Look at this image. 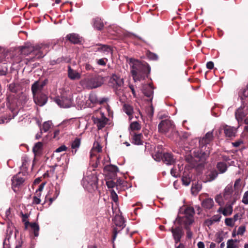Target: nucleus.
Listing matches in <instances>:
<instances>
[{
  "label": "nucleus",
  "mask_w": 248,
  "mask_h": 248,
  "mask_svg": "<svg viewBox=\"0 0 248 248\" xmlns=\"http://www.w3.org/2000/svg\"><path fill=\"white\" fill-rule=\"evenodd\" d=\"M215 222L213 221L211 218L206 219L204 222L205 225L208 226V227L211 226Z\"/></svg>",
  "instance_id": "obj_54"
},
{
  "label": "nucleus",
  "mask_w": 248,
  "mask_h": 248,
  "mask_svg": "<svg viewBox=\"0 0 248 248\" xmlns=\"http://www.w3.org/2000/svg\"><path fill=\"white\" fill-rule=\"evenodd\" d=\"M202 206L205 210H210L214 205L213 200L210 198H206L202 202Z\"/></svg>",
  "instance_id": "obj_23"
},
{
  "label": "nucleus",
  "mask_w": 248,
  "mask_h": 248,
  "mask_svg": "<svg viewBox=\"0 0 248 248\" xmlns=\"http://www.w3.org/2000/svg\"><path fill=\"white\" fill-rule=\"evenodd\" d=\"M1 52L3 53V56L5 57H6L7 56L8 54V50H6L4 48L0 47V53H1Z\"/></svg>",
  "instance_id": "obj_64"
},
{
  "label": "nucleus",
  "mask_w": 248,
  "mask_h": 248,
  "mask_svg": "<svg viewBox=\"0 0 248 248\" xmlns=\"http://www.w3.org/2000/svg\"><path fill=\"white\" fill-rule=\"evenodd\" d=\"M241 187V179H237L235 181L234 188L235 190H238Z\"/></svg>",
  "instance_id": "obj_48"
},
{
  "label": "nucleus",
  "mask_w": 248,
  "mask_h": 248,
  "mask_svg": "<svg viewBox=\"0 0 248 248\" xmlns=\"http://www.w3.org/2000/svg\"><path fill=\"white\" fill-rule=\"evenodd\" d=\"M218 211L219 212L222 211V213L225 216H229L231 215L232 212V207L229 205L227 206H226L222 211V208H219Z\"/></svg>",
  "instance_id": "obj_32"
},
{
  "label": "nucleus",
  "mask_w": 248,
  "mask_h": 248,
  "mask_svg": "<svg viewBox=\"0 0 248 248\" xmlns=\"http://www.w3.org/2000/svg\"><path fill=\"white\" fill-rule=\"evenodd\" d=\"M109 85L118 90L124 84V80L116 75H113L109 82Z\"/></svg>",
  "instance_id": "obj_12"
},
{
  "label": "nucleus",
  "mask_w": 248,
  "mask_h": 248,
  "mask_svg": "<svg viewBox=\"0 0 248 248\" xmlns=\"http://www.w3.org/2000/svg\"><path fill=\"white\" fill-rule=\"evenodd\" d=\"M90 101L93 103H98V99L95 95H91L89 97Z\"/></svg>",
  "instance_id": "obj_57"
},
{
  "label": "nucleus",
  "mask_w": 248,
  "mask_h": 248,
  "mask_svg": "<svg viewBox=\"0 0 248 248\" xmlns=\"http://www.w3.org/2000/svg\"><path fill=\"white\" fill-rule=\"evenodd\" d=\"M93 26L97 30L101 31L104 29V24L102 19L99 17H96L93 19Z\"/></svg>",
  "instance_id": "obj_25"
},
{
  "label": "nucleus",
  "mask_w": 248,
  "mask_h": 248,
  "mask_svg": "<svg viewBox=\"0 0 248 248\" xmlns=\"http://www.w3.org/2000/svg\"><path fill=\"white\" fill-rule=\"evenodd\" d=\"M45 184L46 182H44L39 186L38 188L36 191V195L37 196H39L40 195V192L43 190Z\"/></svg>",
  "instance_id": "obj_50"
},
{
  "label": "nucleus",
  "mask_w": 248,
  "mask_h": 248,
  "mask_svg": "<svg viewBox=\"0 0 248 248\" xmlns=\"http://www.w3.org/2000/svg\"><path fill=\"white\" fill-rule=\"evenodd\" d=\"M130 135L131 136V141L132 143L137 145H142L143 135L141 133H137L136 132H130Z\"/></svg>",
  "instance_id": "obj_13"
},
{
  "label": "nucleus",
  "mask_w": 248,
  "mask_h": 248,
  "mask_svg": "<svg viewBox=\"0 0 248 248\" xmlns=\"http://www.w3.org/2000/svg\"><path fill=\"white\" fill-rule=\"evenodd\" d=\"M46 79L43 82L37 81L35 82L31 86L34 101L35 104L39 106H44L46 102Z\"/></svg>",
  "instance_id": "obj_2"
},
{
  "label": "nucleus",
  "mask_w": 248,
  "mask_h": 248,
  "mask_svg": "<svg viewBox=\"0 0 248 248\" xmlns=\"http://www.w3.org/2000/svg\"><path fill=\"white\" fill-rule=\"evenodd\" d=\"M66 40L74 44H80L81 41L78 34L76 33H69L66 36Z\"/></svg>",
  "instance_id": "obj_20"
},
{
  "label": "nucleus",
  "mask_w": 248,
  "mask_h": 248,
  "mask_svg": "<svg viewBox=\"0 0 248 248\" xmlns=\"http://www.w3.org/2000/svg\"><path fill=\"white\" fill-rule=\"evenodd\" d=\"M104 170L108 179H115L117 177V173L119 171V169L117 166L110 164L105 166Z\"/></svg>",
  "instance_id": "obj_9"
},
{
  "label": "nucleus",
  "mask_w": 248,
  "mask_h": 248,
  "mask_svg": "<svg viewBox=\"0 0 248 248\" xmlns=\"http://www.w3.org/2000/svg\"><path fill=\"white\" fill-rule=\"evenodd\" d=\"M108 180L106 182V185L108 188H112L115 186L116 187V183L113 181V179H108Z\"/></svg>",
  "instance_id": "obj_44"
},
{
  "label": "nucleus",
  "mask_w": 248,
  "mask_h": 248,
  "mask_svg": "<svg viewBox=\"0 0 248 248\" xmlns=\"http://www.w3.org/2000/svg\"><path fill=\"white\" fill-rule=\"evenodd\" d=\"M146 56L149 59L152 61H156L158 60V57L157 54L153 53L150 51H148L146 53Z\"/></svg>",
  "instance_id": "obj_40"
},
{
  "label": "nucleus",
  "mask_w": 248,
  "mask_h": 248,
  "mask_svg": "<svg viewBox=\"0 0 248 248\" xmlns=\"http://www.w3.org/2000/svg\"><path fill=\"white\" fill-rule=\"evenodd\" d=\"M194 220L193 217L184 216L181 217L178 221L179 224L184 225V228L186 227H190V225L194 222Z\"/></svg>",
  "instance_id": "obj_22"
},
{
  "label": "nucleus",
  "mask_w": 248,
  "mask_h": 248,
  "mask_svg": "<svg viewBox=\"0 0 248 248\" xmlns=\"http://www.w3.org/2000/svg\"><path fill=\"white\" fill-rule=\"evenodd\" d=\"M68 76L72 80L79 79L81 78L80 74L73 69L70 65L68 66Z\"/></svg>",
  "instance_id": "obj_24"
},
{
  "label": "nucleus",
  "mask_w": 248,
  "mask_h": 248,
  "mask_svg": "<svg viewBox=\"0 0 248 248\" xmlns=\"http://www.w3.org/2000/svg\"><path fill=\"white\" fill-rule=\"evenodd\" d=\"M85 180L93 188L94 187L97 188L98 179L96 172L91 173V174H89L85 177Z\"/></svg>",
  "instance_id": "obj_16"
},
{
  "label": "nucleus",
  "mask_w": 248,
  "mask_h": 248,
  "mask_svg": "<svg viewBox=\"0 0 248 248\" xmlns=\"http://www.w3.org/2000/svg\"><path fill=\"white\" fill-rule=\"evenodd\" d=\"M235 116L236 120L239 122L242 121L245 116V114L241 108H238L235 112Z\"/></svg>",
  "instance_id": "obj_29"
},
{
  "label": "nucleus",
  "mask_w": 248,
  "mask_h": 248,
  "mask_svg": "<svg viewBox=\"0 0 248 248\" xmlns=\"http://www.w3.org/2000/svg\"><path fill=\"white\" fill-rule=\"evenodd\" d=\"M182 181L184 185H185V186H188L189 185L191 182V179L189 176L184 175L182 178Z\"/></svg>",
  "instance_id": "obj_45"
},
{
  "label": "nucleus",
  "mask_w": 248,
  "mask_h": 248,
  "mask_svg": "<svg viewBox=\"0 0 248 248\" xmlns=\"http://www.w3.org/2000/svg\"><path fill=\"white\" fill-rule=\"evenodd\" d=\"M130 128L131 130V132H135V131L140 130L141 126L138 122H134L131 123Z\"/></svg>",
  "instance_id": "obj_39"
},
{
  "label": "nucleus",
  "mask_w": 248,
  "mask_h": 248,
  "mask_svg": "<svg viewBox=\"0 0 248 248\" xmlns=\"http://www.w3.org/2000/svg\"><path fill=\"white\" fill-rule=\"evenodd\" d=\"M246 231V227L244 226H241L238 228L237 231L238 235H243Z\"/></svg>",
  "instance_id": "obj_51"
},
{
  "label": "nucleus",
  "mask_w": 248,
  "mask_h": 248,
  "mask_svg": "<svg viewBox=\"0 0 248 248\" xmlns=\"http://www.w3.org/2000/svg\"><path fill=\"white\" fill-rule=\"evenodd\" d=\"M111 198L115 202H117L118 201V195L113 189L111 191Z\"/></svg>",
  "instance_id": "obj_47"
},
{
  "label": "nucleus",
  "mask_w": 248,
  "mask_h": 248,
  "mask_svg": "<svg viewBox=\"0 0 248 248\" xmlns=\"http://www.w3.org/2000/svg\"><path fill=\"white\" fill-rule=\"evenodd\" d=\"M213 140V132H207L205 136L199 140V144L201 146H204L209 144Z\"/></svg>",
  "instance_id": "obj_19"
},
{
  "label": "nucleus",
  "mask_w": 248,
  "mask_h": 248,
  "mask_svg": "<svg viewBox=\"0 0 248 248\" xmlns=\"http://www.w3.org/2000/svg\"><path fill=\"white\" fill-rule=\"evenodd\" d=\"M19 48L21 54L25 55L30 54L35 49V46L31 43H28L24 46H20Z\"/></svg>",
  "instance_id": "obj_17"
},
{
  "label": "nucleus",
  "mask_w": 248,
  "mask_h": 248,
  "mask_svg": "<svg viewBox=\"0 0 248 248\" xmlns=\"http://www.w3.org/2000/svg\"><path fill=\"white\" fill-rule=\"evenodd\" d=\"M108 61V59L106 58H102L97 61V64L100 65L105 66L106 64V62Z\"/></svg>",
  "instance_id": "obj_52"
},
{
  "label": "nucleus",
  "mask_w": 248,
  "mask_h": 248,
  "mask_svg": "<svg viewBox=\"0 0 248 248\" xmlns=\"http://www.w3.org/2000/svg\"><path fill=\"white\" fill-rule=\"evenodd\" d=\"M12 112L13 113L12 117H9L8 118H5L3 117H0V124H3L5 123H7L10 120L14 118L18 113V111L16 109L12 110Z\"/></svg>",
  "instance_id": "obj_31"
},
{
  "label": "nucleus",
  "mask_w": 248,
  "mask_h": 248,
  "mask_svg": "<svg viewBox=\"0 0 248 248\" xmlns=\"http://www.w3.org/2000/svg\"><path fill=\"white\" fill-rule=\"evenodd\" d=\"M215 241L217 243H220L223 240V237L219 233H217Z\"/></svg>",
  "instance_id": "obj_56"
},
{
  "label": "nucleus",
  "mask_w": 248,
  "mask_h": 248,
  "mask_svg": "<svg viewBox=\"0 0 248 248\" xmlns=\"http://www.w3.org/2000/svg\"><path fill=\"white\" fill-rule=\"evenodd\" d=\"M216 202L218 203L219 205H221L222 202V197L221 195H218L215 198Z\"/></svg>",
  "instance_id": "obj_58"
},
{
  "label": "nucleus",
  "mask_w": 248,
  "mask_h": 248,
  "mask_svg": "<svg viewBox=\"0 0 248 248\" xmlns=\"http://www.w3.org/2000/svg\"><path fill=\"white\" fill-rule=\"evenodd\" d=\"M10 91L13 93H15L16 91V87L15 84H10L9 86Z\"/></svg>",
  "instance_id": "obj_59"
},
{
  "label": "nucleus",
  "mask_w": 248,
  "mask_h": 248,
  "mask_svg": "<svg viewBox=\"0 0 248 248\" xmlns=\"http://www.w3.org/2000/svg\"><path fill=\"white\" fill-rule=\"evenodd\" d=\"M162 161L168 165H173L175 162V159L173 155L170 153H163Z\"/></svg>",
  "instance_id": "obj_18"
},
{
  "label": "nucleus",
  "mask_w": 248,
  "mask_h": 248,
  "mask_svg": "<svg viewBox=\"0 0 248 248\" xmlns=\"http://www.w3.org/2000/svg\"><path fill=\"white\" fill-rule=\"evenodd\" d=\"M60 133V130L58 129L55 130L54 132V136L53 137V139H56V140H59V137H58V135Z\"/></svg>",
  "instance_id": "obj_63"
},
{
  "label": "nucleus",
  "mask_w": 248,
  "mask_h": 248,
  "mask_svg": "<svg viewBox=\"0 0 248 248\" xmlns=\"http://www.w3.org/2000/svg\"><path fill=\"white\" fill-rule=\"evenodd\" d=\"M154 159L157 161H160L161 160H162L163 154L161 152H156L155 154L152 155Z\"/></svg>",
  "instance_id": "obj_42"
},
{
  "label": "nucleus",
  "mask_w": 248,
  "mask_h": 248,
  "mask_svg": "<svg viewBox=\"0 0 248 248\" xmlns=\"http://www.w3.org/2000/svg\"><path fill=\"white\" fill-rule=\"evenodd\" d=\"M81 140L78 138H76L71 144L72 153L73 155H75L77 149L78 148L80 145Z\"/></svg>",
  "instance_id": "obj_27"
},
{
  "label": "nucleus",
  "mask_w": 248,
  "mask_h": 248,
  "mask_svg": "<svg viewBox=\"0 0 248 248\" xmlns=\"http://www.w3.org/2000/svg\"><path fill=\"white\" fill-rule=\"evenodd\" d=\"M194 214V209L192 207H188L185 210V216L193 217Z\"/></svg>",
  "instance_id": "obj_38"
},
{
  "label": "nucleus",
  "mask_w": 248,
  "mask_h": 248,
  "mask_svg": "<svg viewBox=\"0 0 248 248\" xmlns=\"http://www.w3.org/2000/svg\"><path fill=\"white\" fill-rule=\"evenodd\" d=\"M174 241L175 246L181 241V238L184 236L185 232L182 226H178L171 227L170 229Z\"/></svg>",
  "instance_id": "obj_8"
},
{
  "label": "nucleus",
  "mask_w": 248,
  "mask_h": 248,
  "mask_svg": "<svg viewBox=\"0 0 248 248\" xmlns=\"http://www.w3.org/2000/svg\"><path fill=\"white\" fill-rule=\"evenodd\" d=\"M223 130L226 138L232 139L236 136V129L233 126L224 124L219 128V133Z\"/></svg>",
  "instance_id": "obj_11"
},
{
  "label": "nucleus",
  "mask_w": 248,
  "mask_h": 248,
  "mask_svg": "<svg viewBox=\"0 0 248 248\" xmlns=\"http://www.w3.org/2000/svg\"><path fill=\"white\" fill-rule=\"evenodd\" d=\"M114 222L115 225L117 227H120L121 229L118 230L117 228L115 227L113 229V235H112V241L115 240L117 237V235L122 229H123L125 225L124 224V217L119 215H117L115 216L114 218Z\"/></svg>",
  "instance_id": "obj_6"
},
{
  "label": "nucleus",
  "mask_w": 248,
  "mask_h": 248,
  "mask_svg": "<svg viewBox=\"0 0 248 248\" xmlns=\"http://www.w3.org/2000/svg\"><path fill=\"white\" fill-rule=\"evenodd\" d=\"M92 119L98 129H101L104 127L108 121V119L105 116L103 113L101 112L98 113L96 116H93Z\"/></svg>",
  "instance_id": "obj_7"
},
{
  "label": "nucleus",
  "mask_w": 248,
  "mask_h": 248,
  "mask_svg": "<svg viewBox=\"0 0 248 248\" xmlns=\"http://www.w3.org/2000/svg\"><path fill=\"white\" fill-rule=\"evenodd\" d=\"M94 150H96L97 153H100L102 151V147L101 145L98 143H96V145L95 146L94 145Z\"/></svg>",
  "instance_id": "obj_61"
},
{
  "label": "nucleus",
  "mask_w": 248,
  "mask_h": 248,
  "mask_svg": "<svg viewBox=\"0 0 248 248\" xmlns=\"http://www.w3.org/2000/svg\"><path fill=\"white\" fill-rule=\"evenodd\" d=\"M211 218L214 222H218L221 218V216L220 214L216 215Z\"/></svg>",
  "instance_id": "obj_53"
},
{
  "label": "nucleus",
  "mask_w": 248,
  "mask_h": 248,
  "mask_svg": "<svg viewBox=\"0 0 248 248\" xmlns=\"http://www.w3.org/2000/svg\"><path fill=\"white\" fill-rule=\"evenodd\" d=\"M202 189V186L200 184H195L191 187V192L193 194H197Z\"/></svg>",
  "instance_id": "obj_41"
},
{
  "label": "nucleus",
  "mask_w": 248,
  "mask_h": 248,
  "mask_svg": "<svg viewBox=\"0 0 248 248\" xmlns=\"http://www.w3.org/2000/svg\"><path fill=\"white\" fill-rule=\"evenodd\" d=\"M185 229L186 231V237L189 239H191L193 235V232L191 231L190 227H186V228Z\"/></svg>",
  "instance_id": "obj_49"
},
{
  "label": "nucleus",
  "mask_w": 248,
  "mask_h": 248,
  "mask_svg": "<svg viewBox=\"0 0 248 248\" xmlns=\"http://www.w3.org/2000/svg\"><path fill=\"white\" fill-rule=\"evenodd\" d=\"M129 64L131 67V73L135 81L144 79L150 73V67L146 62H141L131 58L129 59Z\"/></svg>",
  "instance_id": "obj_1"
},
{
  "label": "nucleus",
  "mask_w": 248,
  "mask_h": 248,
  "mask_svg": "<svg viewBox=\"0 0 248 248\" xmlns=\"http://www.w3.org/2000/svg\"><path fill=\"white\" fill-rule=\"evenodd\" d=\"M237 242V240L235 239H229L227 241V248H235L236 246L234 244V242Z\"/></svg>",
  "instance_id": "obj_43"
},
{
  "label": "nucleus",
  "mask_w": 248,
  "mask_h": 248,
  "mask_svg": "<svg viewBox=\"0 0 248 248\" xmlns=\"http://www.w3.org/2000/svg\"><path fill=\"white\" fill-rule=\"evenodd\" d=\"M55 102L62 108H68L72 105V99L70 96H66L63 95L61 98H57Z\"/></svg>",
  "instance_id": "obj_10"
},
{
  "label": "nucleus",
  "mask_w": 248,
  "mask_h": 248,
  "mask_svg": "<svg viewBox=\"0 0 248 248\" xmlns=\"http://www.w3.org/2000/svg\"><path fill=\"white\" fill-rule=\"evenodd\" d=\"M21 216L22 221L24 222L25 229H27L29 228L31 233H33L35 237L38 236L39 230L38 224L36 223H30L27 220L29 216L28 214L22 213Z\"/></svg>",
  "instance_id": "obj_5"
},
{
  "label": "nucleus",
  "mask_w": 248,
  "mask_h": 248,
  "mask_svg": "<svg viewBox=\"0 0 248 248\" xmlns=\"http://www.w3.org/2000/svg\"><path fill=\"white\" fill-rule=\"evenodd\" d=\"M193 154L196 161L203 162L208 157V154L202 150L194 151Z\"/></svg>",
  "instance_id": "obj_14"
},
{
  "label": "nucleus",
  "mask_w": 248,
  "mask_h": 248,
  "mask_svg": "<svg viewBox=\"0 0 248 248\" xmlns=\"http://www.w3.org/2000/svg\"><path fill=\"white\" fill-rule=\"evenodd\" d=\"M218 175V172L216 170H213L207 175V179L209 181L215 180Z\"/></svg>",
  "instance_id": "obj_36"
},
{
  "label": "nucleus",
  "mask_w": 248,
  "mask_h": 248,
  "mask_svg": "<svg viewBox=\"0 0 248 248\" xmlns=\"http://www.w3.org/2000/svg\"><path fill=\"white\" fill-rule=\"evenodd\" d=\"M239 97L241 98L242 102L248 96V88L245 87L240 90L238 93Z\"/></svg>",
  "instance_id": "obj_33"
},
{
  "label": "nucleus",
  "mask_w": 248,
  "mask_h": 248,
  "mask_svg": "<svg viewBox=\"0 0 248 248\" xmlns=\"http://www.w3.org/2000/svg\"><path fill=\"white\" fill-rule=\"evenodd\" d=\"M232 186H228L225 187L223 194L224 198L225 200L228 199L232 194Z\"/></svg>",
  "instance_id": "obj_34"
},
{
  "label": "nucleus",
  "mask_w": 248,
  "mask_h": 248,
  "mask_svg": "<svg viewBox=\"0 0 248 248\" xmlns=\"http://www.w3.org/2000/svg\"><path fill=\"white\" fill-rule=\"evenodd\" d=\"M43 151V143L41 142L36 143L33 148V152L35 156L40 155Z\"/></svg>",
  "instance_id": "obj_26"
},
{
  "label": "nucleus",
  "mask_w": 248,
  "mask_h": 248,
  "mask_svg": "<svg viewBox=\"0 0 248 248\" xmlns=\"http://www.w3.org/2000/svg\"><path fill=\"white\" fill-rule=\"evenodd\" d=\"M20 173H19L18 175H16L13 177L12 181V186L14 190L15 191V188L18 187L22 185L24 182V179L20 176Z\"/></svg>",
  "instance_id": "obj_21"
},
{
  "label": "nucleus",
  "mask_w": 248,
  "mask_h": 248,
  "mask_svg": "<svg viewBox=\"0 0 248 248\" xmlns=\"http://www.w3.org/2000/svg\"><path fill=\"white\" fill-rule=\"evenodd\" d=\"M170 174L173 177H177L178 175L177 169L174 167L172 168L170 170Z\"/></svg>",
  "instance_id": "obj_60"
},
{
  "label": "nucleus",
  "mask_w": 248,
  "mask_h": 248,
  "mask_svg": "<svg viewBox=\"0 0 248 248\" xmlns=\"http://www.w3.org/2000/svg\"><path fill=\"white\" fill-rule=\"evenodd\" d=\"M225 223L228 226L232 227L234 224V220L232 218H226Z\"/></svg>",
  "instance_id": "obj_46"
},
{
  "label": "nucleus",
  "mask_w": 248,
  "mask_h": 248,
  "mask_svg": "<svg viewBox=\"0 0 248 248\" xmlns=\"http://www.w3.org/2000/svg\"><path fill=\"white\" fill-rule=\"evenodd\" d=\"M154 88L152 83L144 85L142 87V93L147 97L150 98V100L152 102L153 94H154Z\"/></svg>",
  "instance_id": "obj_15"
},
{
  "label": "nucleus",
  "mask_w": 248,
  "mask_h": 248,
  "mask_svg": "<svg viewBox=\"0 0 248 248\" xmlns=\"http://www.w3.org/2000/svg\"><path fill=\"white\" fill-rule=\"evenodd\" d=\"M123 109L124 111L129 116L132 115L133 113V108L132 106L129 104L124 103L123 105Z\"/></svg>",
  "instance_id": "obj_28"
},
{
  "label": "nucleus",
  "mask_w": 248,
  "mask_h": 248,
  "mask_svg": "<svg viewBox=\"0 0 248 248\" xmlns=\"http://www.w3.org/2000/svg\"><path fill=\"white\" fill-rule=\"evenodd\" d=\"M67 148L66 147V146L64 145H62V146H61L60 147H59V148H58L56 150H55V152H57V153H60V152H62V151H65L67 150Z\"/></svg>",
  "instance_id": "obj_55"
},
{
  "label": "nucleus",
  "mask_w": 248,
  "mask_h": 248,
  "mask_svg": "<svg viewBox=\"0 0 248 248\" xmlns=\"http://www.w3.org/2000/svg\"><path fill=\"white\" fill-rule=\"evenodd\" d=\"M214 66V64L213 62H208L206 63V67L209 69H213Z\"/></svg>",
  "instance_id": "obj_62"
},
{
  "label": "nucleus",
  "mask_w": 248,
  "mask_h": 248,
  "mask_svg": "<svg viewBox=\"0 0 248 248\" xmlns=\"http://www.w3.org/2000/svg\"><path fill=\"white\" fill-rule=\"evenodd\" d=\"M158 129L159 132L165 134L171 131L173 135H168V137L170 139H173L174 135L176 136L178 135V132L175 129L173 122L169 119L162 120L158 125Z\"/></svg>",
  "instance_id": "obj_4"
},
{
  "label": "nucleus",
  "mask_w": 248,
  "mask_h": 248,
  "mask_svg": "<svg viewBox=\"0 0 248 248\" xmlns=\"http://www.w3.org/2000/svg\"><path fill=\"white\" fill-rule=\"evenodd\" d=\"M103 78L99 75L87 77L81 81L82 86L87 89L99 87L103 84Z\"/></svg>",
  "instance_id": "obj_3"
},
{
  "label": "nucleus",
  "mask_w": 248,
  "mask_h": 248,
  "mask_svg": "<svg viewBox=\"0 0 248 248\" xmlns=\"http://www.w3.org/2000/svg\"><path fill=\"white\" fill-rule=\"evenodd\" d=\"M217 168L220 173H223L226 171L228 167L226 163L219 162L217 164Z\"/></svg>",
  "instance_id": "obj_30"
},
{
  "label": "nucleus",
  "mask_w": 248,
  "mask_h": 248,
  "mask_svg": "<svg viewBox=\"0 0 248 248\" xmlns=\"http://www.w3.org/2000/svg\"><path fill=\"white\" fill-rule=\"evenodd\" d=\"M116 183V188L117 190H122V188L126 186V182L120 178L117 179Z\"/></svg>",
  "instance_id": "obj_35"
},
{
  "label": "nucleus",
  "mask_w": 248,
  "mask_h": 248,
  "mask_svg": "<svg viewBox=\"0 0 248 248\" xmlns=\"http://www.w3.org/2000/svg\"><path fill=\"white\" fill-rule=\"evenodd\" d=\"M99 46V47H98L97 49L99 51H103L104 52H106L108 53H112V49L110 46L108 45H98Z\"/></svg>",
  "instance_id": "obj_37"
}]
</instances>
